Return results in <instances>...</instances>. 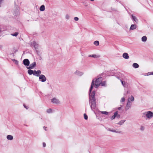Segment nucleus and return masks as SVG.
Listing matches in <instances>:
<instances>
[{
  "label": "nucleus",
  "instance_id": "20",
  "mask_svg": "<svg viewBox=\"0 0 153 153\" xmlns=\"http://www.w3.org/2000/svg\"><path fill=\"white\" fill-rule=\"evenodd\" d=\"M89 57H94V58H98L100 57V56H97V55H89Z\"/></svg>",
  "mask_w": 153,
  "mask_h": 153
},
{
  "label": "nucleus",
  "instance_id": "25",
  "mask_svg": "<svg viewBox=\"0 0 153 153\" xmlns=\"http://www.w3.org/2000/svg\"><path fill=\"white\" fill-rule=\"evenodd\" d=\"M94 44L96 46H98L99 45V42L98 41H96L94 42Z\"/></svg>",
  "mask_w": 153,
  "mask_h": 153
},
{
  "label": "nucleus",
  "instance_id": "41",
  "mask_svg": "<svg viewBox=\"0 0 153 153\" xmlns=\"http://www.w3.org/2000/svg\"><path fill=\"white\" fill-rule=\"evenodd\" d=\"M3 0H0V4H1V3L2 1ZM0 7H1V6L0 5Z\"/></svg>",
  "mask_w": 153,
  "mask_h": 153
},
{
  "label": "nucleus",
  "instance_id": "29",
  "mask_svg": "<svg viewBox=\"0 0 153 153\" xmlns=\"http://www.w3.org/2000/svg\"><path fill=\"white\" fill-rule=\"evenodd\" d=\"M125 98L124 97H122L121 99V100H120V102H123L125 101Z\"/></svg>",
  "mask_w": 153,
  "mask_h": 153
},
{
  "label": "nucleus",
  "instance_id": "43",
  "mask_svg": "<svg viewBox=\"0 0 153 153\" xmlns=\"http://www.w3.org/2000/svg\"><path fill=\"white\" fill-rule=\"evenodd\" d=\"M117 79H119V77H117Z\"/></svg>",
  "mask_w": 153,
  "mask_h": 153
},
{
  "label": "nucleus",
  "instance_id": "14",
  "mask_svg": "<svg viewBox=\"0 0 153 153\" xmlns=\"http://www.w3.org/2000/svg\"><path fill=\"white\" fill-rule=\"evenodd\" d=\"M7 138L8 140H12L13 139V137L11 135H9L7 136Z\"/></svg>",
  "mask_w": 153,
  "mask_h": 153
},
{
  "label": "nucleus",
  "instance_id": "37",
  "mask_svg": "<svg viewBox=\"0 0 153 153\" xmlns=\"http://www.w3.org/2000/svg\"><path fill=\"white\" fill-rule=\"evenodd\" d=\"M115 118V113H114L113 115L111 117V119H114Z\"/></svg>",
  "mask_w": 153,
  "mask_h": 153
},
{
  "label": "nucleus",
  "instance_id": "36",
  "mask_svg": "<svg viewBox=\"0 0 153 153\" xmlns=\"http://www.w3.org/2000/svg\"><path fill=\"white\" fill-rule=\"evenodd\" d=\"M147 75V76H149L151 75V72H149L148 73L146 74L145 75Z\"/></svg>",
  "mask_w": 153,
  "mask_h": 153
},
{
  "label": "nucleus",
  "instance_id": "30",
  "mask_svg": "<svg viewBox=\"0 0 153 153\" xmlns=\"http://www.w3.org/2000/svg\"><path fill=\"white\" fill-rule=\"evenodd\" d=\"M122 107V106L121 105H120V106L119 107L117 108V109L119 110H121Z\"/></svg>",
  "mask_w": 153,
  "mask_h": 153
},
{
  "label": "nucleus",
  "instance_id": "2",
  "mask_svg": "<svg viewBox=\"0 0 153 153\" xmlns=\"http://www.w3.org/2000/svg\"><path fill=\"white\" fill-rule=\"evenodd\" d=\"M146 119H150L153 117V113L150 111H147L146 113Z\"/></svg>",
  "mask_w": 153,
  "mask_h": 153
},
{
  "label": "nucleus",
  "instance_id": "17",
  "mask_svg": "<svg viewBox=\"0 0 153 153\" xmlns=\"http://www.w3.org/2000/svg\"><path fill=\"white\" fill-rule=\"evenodd\" d=\"M34 71H33L31 70H29L28 71H27V72H28V73L29 74V75H31L32 74H33V73H34Z\"/></svg>",
  "mask_w": 153,
  "mask_h": 153
},
{
  "label": "nucleus",
  "instance_id": "4",
  "mask_svg": "<svg viewBox=\"0 0 153 153\" xmlns=\"http://www.w3.org/2000/svg\"><path fill=\"white\" fill-rule=\"evenodd\" d=\"M46 79L45 76L43 74L39 76V80L42 82H45L46 81Z\"/></svg>",
  "mask_w": 153,
  "mask_h": 153
},
{
  "label": "nucleus",
  "instance_id": "27",
  "mask_svg": "<svg viewBox=\"0 0 153 153\" xmlns=\"http://www.w3.org/2000/svg\"><path fill=\"white\" fill-rule=\"evenodd\" d=\"M65 18L66 19H68L70 18V16L68 14H66L65 16Z\"/></svg>",
  "mask_w": 153,
  "mask_h": 153
},
{
  "label": "nucleus",
  "instance_id": "16",
  "mask_svg": "<svg viewBox=\"0 0 153 153\" xmlns=\"http://www.w3.org/2000/svg\"><path fill=\"white\" fill-rule=\"evenodd\" d=\"M132 66L135 68H137L139 67V65L137 63H134L132 65Z\"/></svg>",
  "mask_w": 153,
  "mask_h": 153
},
{
  "label": "nucleus",
  "instance_id": "40",
  "mask_svg": "<svg viewBox=\"0 0 153 153\" xmlns=\"http://www.w3.org/2000/svg\"><path fill=\"white\" fill-rule=\"evenodd\" d=\"M140 129L143 131L144 129V127L143 126H142L141 127Z\"/></svg>",
  "mask_w": 153,
  "mask_h": 153
},
{
  "label": "nucleus",
  "instance_id": "15",
  "mask_svg": "<svg viewBox=\"0 0 153 153\" xmlns=\"http://www.w3.org/2000/svg\"><path fill=\"white\" fill-rule=\"evenodd\" d=\"M134 100V97L132 96H131L130 97L128 98V102H130V101H133Z\"/></svg>",
  "mask_w": 153,
  "mask_h": 153
},
{
  "label": "nucleus",
  "instance_id": "13",
  "mask_svg": "<svg viewBox=\"0 0 153 153\" xmlns=\"http://www.w3.org/2000/svg\"><path fill=\"white\" fill-rule=\"evenodd\" d=\"M132 18L133 20L136 23H137L138 22V20L137 18L134 16H133L132 15H131Z\"/></svg>",
  "mask_w": 153,
  "mask_h": 153
},
{
  "label": "nucleus",
  "instance_id": "5",
  "mask_svg": "<svg viewBox=\"0 0 153 153\" xmlns=\"http://www.w3.org/2000/svg\"><path fill=\"white\" fill-rule=\"evenodd\" d=\"M36 63L35 62H34L33 63L31 64L29 66L27 67L28 69H33L36 66Z\"/></svg>",
  "mask_w": 153,
  "mask_h": 153
},
{
  "label": "nucleus",
  "instance_id": "35",
  "mask_svg": "<svg viewBox=\"0 0 153 153\" xmlns=\"http://www.w3.org/2000/svg\"><path fill=\"white\" fill-rule=\"evenodd\" d=\"M108 131H112V132H115V130H112L111 129H108Z\"/></svg>",
  "mask_w": 153,
  "mask_h": 153
},
{
  "label": "nucleus",
  "instance_id": "44",
  "mask_svg": "<svg viewBox=\"0 0 153 153\" xmlns=\"http://www.w3.org/2000/svg\"><path fill=\"white\" fill-rule=\"evenodd\" d=\"M46 128H45V130H46Z\"/></svg>",
  "mask_w": 153,
  "mask_h": 153
},
{
  "label": "nucleus",
  "instance_id": "12",
  "mask_svg": "<svg viewBox=\"0 0 153 153\" xmlns=\"http://www.w3.org/2000/svg\"><path fill=\"white\" fill-rule=\"evenodd\" d=\"M137 26L136 25H131L130 28V30H133L136 28Z\"/></svg>",
  "mask_w": 153,
  "mask_h": 153
},
{
  "label": "nucleus",
  "instance_id": "32",
  "mask_svg": "<svg viewBox=\"0 0 153 153\" xmlns=\"http://www.w3.org/2000/svg\"><path fill=\"white\" fill-rule=\"evenodd\" d=\"M18 35V33H15L14 34H12V35L13 36H16Z\"/></svg>",
  "mask_w": 153,
  "mask_h": 153
},
{
  "label": "nucleus",
  "instance_id": "8",
  "mask_svg": "<svg viewBox=\"0 0 153 153\" xmlns=\"http://www.w3.org/2000/svg\"><path fill=\"white\" fill-rule=\"evenodd\" d=\"M41 73V71L40 70H38L37 71L34 70L33 75L36 76H39Z\"/></svg>",
  "mask_w": 153,
  "mask_h": 153
},
{
  "label": "nucleus",
  "instance_id": "39",
  "mask_svg": "<svg viewBox=\"0 0 153 153\" xmlns=\"http://www.w3.org/2000/svg\"><path fill=\"white\" fill-rule=\"evenodd\" d=\"M121 132V131H116L115 130V133H120Z\"/></svg>",
  "mask_w": 153,
  "mask_h": 153
},
{
  "label": "nucleus",
  "instance_id": "38",
  "mask_svg": "<svg viewBox=\"0 0 153 153\" xmlns=\"http://www.w3.org/2000/svg\"><path fill=\"white\" fill-rule=\"evenodd\" d=\"M46 145L45 143L43 142V146L44 147H45L46 146Z\"/></svg>",
  "mask_w": 153,
  "mask_h": 153
},
{
  "label": "nucleus",
  "instance_id": "28",
  "mask_svg": "<svg viewBox=\"0 0 153 153\" xmlns=\"http://www.w3.org/2000/svg\"><path fill=\"white\" fill-rule=\"evenodd\" d=\"M84 119L86 120H87L88 118L87 115H86V114H84Z\"/></svg>",
  "mask_w": 153,
  "mask_h": 153
},
{
  "label": "nucleus",
  "instance_id": "45",
  "mask_svg": "<svg viewBox=\"0 0 153 153\" xmlns=\"http://www.w3.org/2000/svg\"><path fill=\"white\" fill-rule=\"evenodd\" d=\"M152 124H153V123Z\"/></svg>",
  "mask_w": 153,
  "mask_h": 153
},
{
  "label": "nucleus",
  "instance_id": "26",
  "mask_svg": "<svg viewBox=\"0 0 153 153\" xmlns=\"http://www.w3.org/2000/svg\"><path fill=\"white\" fill-rule=\"evenodd\" d=\"M100 113L102 114L105 115H108V112L106 111H100Z\"/></svg>",
  "mask_w": 153,
  "mask_h": 153
},
{
  "label": "nucleus",
  "instance_id": "6",
  "mask_svg": "<svg viewBox=\"0 0 153 153\" xmlns=\"http://www.w3.org/2000/svg\"><path fill=\"white\" fill-rule=\"evenodd\" d=\"M131 105L132 103L131 102L128 101L126 107H125V110L126 111H127V110H128L129 108H130L131 107Z\"/></svg>",
  "mask_w": 153,
  "mask_h": 153
},
{
  "label": "nucleus",
  "instance_id": "7",
  "mask_svg": "<svg viewBox=\"0 0 153 153\" xmlns=\"http://www.w3.org/2000/svg\"><path fill=\"white\" fill-rule=\"evenodd\" d=\"M23 64L25 66H28L29 65L30 62L28 59H25L23 61Z\"/></svg>",
  "mask_w": 153,
  "mask_h": 153
},
{
  "label": "nucleus",
  "instance_id": "34",
  "mask_svg": "<svg viewBox=\"0 0 153 153\" xmlns=\"http://www.w3.org/2000/svg\"><path fill=\"white\" fill-rule=\"evenodd\" d=\"M74 19L75 21H78L79 20V18L77 17H75Z\"/></svg>",
  "mask_w": 153,
  "mask_h": 153
},
{
  "label": "nucleus",
  "instance_id": "33",
  "mask_svg": "<svg viewBox=\"0 0 153 153\" xmlns=\"http://www.w3.org/2000/svg\"><path fill=\"white\" fill-rule=\"evenodd\" d=\"M13 62H15L16 64H18V62L17 60H15V59H13Z\"/></svg>",
  "mask_w": 153,
  "mask_h": 153
},
{
  "label": "nucleus",
  "instance_id": "31",
  "mask_svg": "<svg viewBox=\"0 0 153 153\" xmlns=\"http://www.w3.org/2000/svg\"><path fill=\"white\" fill-rule=\"evenodd\" d=\"M147 113V111H146L143 113V115L142 116L143 117L145 118H146V113Z\"/></svg>",
  "mask_w": 153,
  "mask_h": 153
},
{
  "label": "nucleus",
  "instance_id": "21",
  "mask_svg": "<svg viewBox=\"0 0 153 153\" xmlns=\"http://www.w3.org/2000/svg\"><path fill=\"white\" fill-rule=\"evenodd\" d=\"M125 120H122L119 122L118 123H117V124L120 125H123L124 122L125 121Z\"/></svg>",
  "mask_w": 153,
  "mask_h": 153
},
{
  "label": "nucleus",
  "instance_id": "42",
  "mask_svg": "<svg viewBox=\"0 0 153 153\" xmlns=\"http://www.w3.org/2000/svg\"><path fill=\"white\" fill-rule=\"evenodd\" d=\"M151 75H153V72H151Z\"/></svg>",
  "mask_w": 153,
  "mask_h": 153
},
{
  "label": "nucleus",
  "instance_id": "23",
  "mask_svg": "<svg viewBox=\"0 0 153 153\" xmlns=\"http://www.w3.org/2000/svg\"><path fill=\"white\" fill-rule=\"evenodd\" d=\"M123 86L125 87L127 86L126 83L125 82H123L122 80H120Z\"/></svg>",
  "mask_w": 153,
  "mask_h": 153
},
{
  "label": "nucleus",
  "instance_id": "1",
  "mask_svg": "<svg viewBox=\"0 0 153 153\" xmlns=\"http://www.w3.org/2000/svg\"><path fill=\"white\" fill-rule=\"evenodd\" d=\"M102 78L100 77L96 79L95 81L93 79L92 82L91 86L89 91V103L92 110L96 108V102L95 97V91H93L91 92V91L93 86L97 88H98L100 85L102 86H106L107 84L106 81H102Z\"/></svg>",
  "mask_w": 153,
  "mask_h": 153
},
{
  "label": "nucleus",
  "instance_id": "19",
  "mask_svg": "<svg viewBox=\"0 0 153 153\" xmlns=\"http://www.w3.org/2000/svg\"><path fill=\"white\" fill-rule=\"evenodd\" d=\"M40 10L41 11H44L45 10V7L44 5H42L40 7Z\"/></svg>",
  "mask_w": 153,
  "mask_h": 153
},
{
  "label": "nucleus",
  "instance_id": "10",
  "mask_svg": "<svg viewBox=\"0 0 153 153\" xmlns=\"http://www.w3.org/2000/svg\"><path fill=\"white\" fill-rule=\"evenodd\" d=\"M120 112L118 111H115V118L119 119L120 118Z\"/></svg>",
  "mask_w": 153,
  "mask_h": 153
},
{
  "label": "nucleus",
  "instance_id": "18",
  "mask_svg": "<svg viewBox=\"0 0 153 153\" xmlns=\"http://www.w3.org/2000/svg\"><path fill=\"white\" fill-rule=\"evenodd\" d=\"M147 39V37L145 36H144L142 37L141 40L143 42H145L146 41Z\"/></svg>",
  "mask_w": 153,
  "mask_h": 153
},
{
  "label": "nucleus",
  "instance_id": "22",
  "mask_svg": "<svg viewBox=\"0 0 153 153\" xmlns=\"http://www.w3.org/2000/svg\"><path fill=\"white\" fill-rule=\"evenodd\" d=\"M33 44L35 49H37L38 48L39 45L36 42H34Z\"/></svg>",
  "mask_w": 153,
  "mask_h": 153
},
{
  "label": "nucleus",
  "instance_id": "3",
  "mask_svg": "<svg viewBox=\"0 0 153 153\" xmlns=\"http://www.w3.org/2000/svg\"><path fill=\"white\" fill-rule=\"evenodd\" d=\"M51 102L54 104H59L60 103V101L59 99L56 98H53L51 99Z\"/></svg>",
  "mask_w": 153,
  "mask_h": 153
},
{
  "label": "nucleus",
  "instance_id": "9",
  "mask_svg": "<svg viewBox=\"0 0 153 153\" xmlns=\"http://www.w3.org/2000/svg\"><path fill=\"white\" fill-rule=\"evenodd\" d=\"M74 74L76 75L81 76L83 74V73L82 72L80 71H76L75 72H74Z\"/></svg>",
  "mask_w": 153,
  "mask_h": 153
},
{
  "label": "nucleus",
  "instance_id": "11",
  "mask_svg": "<svg viewBox=\"0 0 153 153\" xmlns=\"http://www.w3.org/2000/svg\"><path fill=\"white\" fill-rule=\"evenodd\" d=\"M123 57L126 59H128L129 58V56L128 53H124L123 54Z\"/></svg>",
  "mask_w": 153,
  "mask_h": 153
},
{
  "label": "nucleus",
  "instance_id": "24",
  "mask_svg": "<svg viewBox=\"0 0 153 153\" xmlns=\"http://www.w3.org/2000/svg\"><path fill=\"white\" fill-rule=\"evenodd\" d=\"M46 111L48 113H51L52 112V110L51 108H49Z\"/></svg>",
  "mask_w": 153,
  "mask_h": 153
}]
</instances>
